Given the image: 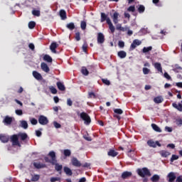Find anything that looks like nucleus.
Instances as JSON below:
<instances>
[{
  "label": "nucleus",
  "instance_id": "60",
  "mask_svg": "<svg viewBox=\"0 0 182 182\" xmlns=\"http://www.w3.org/2000/svg\"><path fill=\"white\" fill-rule=\"evenodd\" d=\"M131 49L133 50V49H136L137 48V46L135 44V43L133 41L132 43L131 44Z\"/></svg>",
  "mask_w": 182,
  "mask_h": 182
},
{
  "label": "nucleus",
  "instance_id": "17",
  "mask_svg": "<svg viewBox=\"0 0 182 182\" xmlns=\"http://www.w3.org/2000/svg\"><path fill=\"white\" fill-rule=\"evenodd\" d=\"M168 178L169 182H174L176 180V173L174 172H171L168 174Z\"/></svg>",
  "mask_w": 182,
  "mask_h": 182
},
{
  "label": "nucleus",
  "instance_id": "5",
  "mask_svg": "<svg viewBox=\"0 0 182 182\" xmlns=\"http://www.w3.org/2000/svg\"><path fill=\"white\" fill-rule=\"evenodd\" d=\"M38 123H40L42 126H46L49 123V119L48 117H45L44 115H40L38 117Z\"/></svg>",
  "mask_w": 182,
  "mask_h": 182
},
{
  "label": "nucleus",
  "instance_id": "6",
  "mask_svg": "<svg viewBox=\"0 0 182 182\" xmlns=\"http://www.w3.org/2000/svg\"><path fill=\"white\" fill-rule=\"evenodd\" d=\"M147 144H148V146H149V147L156 148V147H157V146H159V147H161V144H160V142H159V141H156L154 142L152 140H149L147 141Z\"/></svg>",
  "mask_w": 182,
  "mask_h": 182
},
{
  "label": "nucleus",
  "instance_id": "11",
  "mask_svg": "<svg viewBox=\"0 0 182 182\" xmlns=\"http://www.w3.org/2000/svg\"><path fill=\"white\" fill-rule=\"evenodd\" d=\"M107 25H109V28L111 33H114V31H115L114 26H113V23H112V20H110V18L107 19Z\"/></svg>",
  "mask_w": 182,
  "mask_h": 182
},
{
  "label": "nucleus",
  "instance_id": "57",
  "mask_svg": "<svg viewBox=\"0 0 182 182\" xmlns=\"http://www.w3.org/2000/svg\"><path fill=\"white\" fill-rule=\"evenodd\" d=\"M134 43H135V45L136 46H139V45H141V41H139V40H134Z\"/></svg>",
  "mask_w": 182,
  "mask_h": 182
},
{
  "label": "nucleus",
  "instance_id": "2",
  "mask_svg": "<svg viewBox=\"0 0 182 182\" xmlns=\"http://www.w3.org/2000/svg\"><path fill=\"white\" fill-rule=\"evenodd\" d=\"M48 156L51 158V160L49 159V157L46 156L44 157L46 163H50L51 164H55V163H58V160H56V154L55 153V151H50Z\"/></svg>",
  "mask_w": 182,
  "mask_h": 182
},
{
  "label": "nucleus",
  "instance_id": "21",
  "mask_svg": "<svg viewBox=\"0 0 182 182\" xmlns=\"http://www.w3.org/2000/svg\"><path fill=\"white\" fill-rule=\"evenodd\" d=\"M33 76L37 80H42V75H41V73H38L37 71L33 72Z\"/></svg>",
  "mask_w": 182,
  "mask_h": 182
},
{
  "label": "nucleus",
  "instance_id": "18",
  "mask_svg": "<svg viewBox=\"0 0 182 182\" xmlns=\"http://www.w3.org/2000/svg\"><path fill=\"white\" fill-rule=\"evenodd\" d=\"M3 122L5 123L6 125L12 124V117L6 116Z\"/></svg>",
  "mask_w": 182,
  "mask_h": 182
},
{
  "label": "nucleus",
  "instance_id": "31",
  "mask_svg": "<svg viewBox=\"0 0 182 182\" xmlns=\"http://www.w3.org/2000/svg\"><path fill=\"white\" fill-rule=\"evenodd\" d=\"M160 180V176L155 174L151 178V181L157 182Z\"/></svg>",
  "mask_w": 182,
  "mask_h": 182
},
{
  "label": "nucleus",
  "instance_id": "13",
  "mask_svg": "<svg viewBox=\"0 0 182 182\" xmlns=\"http://www.w3.org/2000/svg\"><path fill=\"white\" fill-rule=\"evenodd\" d=\"M53 166H55V170L59 172V174H62V168H63V166L55 162Z\"/></svg>",
  "mask_w": 182,
  "mask_h": 182
},
{
  "label": "nucleus",
  "instance_id": "4",
  "mask_svg": "<svg viewBox=\"0 0 182 182\" xmlns=\"http://www.w3.org/2000/svg\"><path fill=\"white\" fill-rule=\"evenodd\" d=\"M80 119H82V120L84 121L85 124L88 125L92 122V119H90V117L86 112H82L80 114Z\"/></svg>",
  "mask_w": 182,
  "mask_h": 182
},
{
  "label": "nucleus",
  "instance_id": "25",
  "mask_svg": "<svg viewBox=\"0 0 182 182\" xmlns=\"http://www.w3.org/2000/svg\"><path fill=\"white\" fill-rule=\"evenodd\" d=\"M117 55L121 59H124L127 56V53L124 50L119 51Z\"/></svg>",
  "mask_w": 182,
  "mask_h": 182
},
{
  "label": "nucleus",
  "instance_id": "53",
  "mask_svg": "<svg viewBox=\"0 0 182 182\" xmlns=\"http://www.w3.org/2000/svg\"><path fill=\"white\" fill-rule=\"evenodd\" d=\"M102 82L105 84V85H107V86H109L110 85V81L107 79H102Z\"/></svg>",
  "mask_w": 182,
  "mask_h": 182
},
{
  "label": "nucleus",
  "instance_id": "46",
  "mask_svg": "<svg viewBox=\"0 0 182 182\" xmlns=\"http://www.w3.org/2000/svg\"><path fill=\"white\" fill-rule=\"evenodd\" d=\"M144 6H139V7L138 8V11L139 12V14H143V12H144Z\"/></svg>",
  "mask_w": 182,
  "mask_h": 182
},
{
  "label": "nucleus",
  "instance_id": "61",
  "mask_svg": "<svg viewBox=\"0 0 182 182\" xmlns=\"http://www.w3.org/2000/svg\"><path fill=\"white\" fill-rule=\"evenodd\" d=\"M164 76V77H166V79H168V80H170V79H171V77L167 73H165Z\"/></svg>",
  "mask_w": 182,
  "mask_h": 182
},
{
  "label": "nucleus",
  "instance_id": "19",
  "mask_svg": "<svg viewBox=\"0 0 182 182\" xmlns=\"http://www.w3.org/2000/svg\"><path fill=\"white\" fill-rule=\"evenodd\" d=\"M33 166L36 168H45L46 167V164L38 162H34Z\"/></svg>",
  "mask_w": 182,
  "mask_h": 182
},
{
  "label": "nucleus",
  "instance_id": "32",
  "mask_svg": "<svg viewBox=\"0 0 182 182\" xmlns=\"http://www.w3.org/2000/svg\"><path fill=\"white\" fill-rule=\"evenodd\" d=\"M107 19H110V18L107 17L106 14L102 13L101 14V22H105V21H106L107 22Z\"/></svg>",
  "mask_w": 182,
  "mask_h": 182
},
{
  "label": "nucleus",
  "instance_id": "22",
  "mask_svg": "<svg viewBox=\"0 0 182 182\" xmlns=\"http://www.w3.org/2000/svg\"><path fill=\"white\" fill-rule=\"evenodd\" d=\"M164 100V99L163 97H161V96L156 97L154 99V103H156V104L163 103Z\"/></svg>",
  "mask_w": 182,
  "mask_h": 182
},
{
  "label": "nucleus",
  "instance_id": "45",
  "mask_svg": "<svg viewBox=\"0 0 182 182\" xmlns=\"http://www.w3.org/2000/svg\"><path fill=\"white\" fill-rule=\"evenodd\" d=\"M142 70H143L144 75H149L150 73V69L147 68H144Z\"/></svg>",
  "mask_w": 182,
  "mask_h": 182
},
{
  "label": "nucleus",
  "instance_id": "27",
  "mask_svg": "<svg viewBox=\"0 0 182 182\" xmlns=\"http://www.w3.org/2000/svg\"><path fill=\"white\" fill-rule=\"evenodd\" d=\"M155 69H157L159 72H161V73H163V68H161V64L159 63H156L154 64Z\"/></svg>",
  "mask_w": 182,
  "mask_h": 182
},
{
  "label": "nucleus",
  "instance_id": "20",
  "mask_svg": "<svg viewBox=\"0 0 182 182\" xmlns=\"http://www.w3.org/2000/svg\"><path fill=\"white\" fill-rule=\"evenodd\" d=\"M57 87L61 92H65V90H66V87H65V85H63V83H62L61 82H57Z\"/></svg>",
  "mask_w": 182,
  "mask_h": 182
},
{
  "label": "nucleus",
  "instance_id": "26",
  "mask_svg": "<svg viewBox=\"0 0 182 182\" xmlns=\"http://www.w3.org/2000/svg\"><path fill=\"white\" fill-rule=\"evenodd\" d=\"M151 127L154 132H157L158 133H161V129L157 126L156 124H151Z\"/></svg>",
  "mask_w": 182,
  "mask_h": 182
},
{
  "label": "nucleus",
  "instance_id": "35",
  "mask_svg": "<svg viewBox=\"0 0 182 182\" xmlns=\"http://www.w3.org/2000/svg\"><path fill=\"white\" fill-rule=\"evenodd\" d=\"M161 156H162V157H168V156H170V152L166 151H162L160 152Z\"/></svg>",
  "mask_w": 182,
  "mask_h": 182
},
{
  "label": "nucleus",
  "instance_id": "9",
  "mask_svg": "<svg viewBox=\"0 0 182 182\" xmlns=\"http://www.w3.org/2000/svg\"><path fill=\"white\" fill-rule=\"evenodd\" d=\"M41 68L43 72H46V73H49L50 71V68H49V66H48L46 63H41Z\"/></svg>",
  "mask_w": 182,
  "mask_h": 182
},
{
  "label": "nucleus",
  "instance_id": "7",
  "mask_svg": "<svg viewBox=\"0 0 182 182\" xmlns=\"http://www.w3.org/2000/svg\"><path fill=\"white\" fill-rule=\"evenodd\" d=\"M71 163L74 167H82V163H80V161H79L77 158L73 157L71 159Z\"/></svg>",
  "mask_w": 182,
  "mask_h": 182
},
{
  "label": "nucleus",
  "instance_id": "51",
  "mask_svg": "<svg viewBox=\"0 0 182 182\" xmlns=\"http://www.w3.org/2000/svg\"><path fill=\"white\" fill-rule=\"evenodd\" d=\"M174 160H178V156L177 155H172V157L171 158V161L173 163Z\"/></svg>",
  "mask_w": 182,
  "mask_h": 182
},
{
  "label": "nucleus",
  "instance_id": "14",
  "mask_svg": "<svg viewBox=\"0 0 182 182\" xmlns=\"http://www.w3.org/2000/svg\"><path fill=\"white\" fill-rule=\"evenodd\" d=\"M59 46L56 42H53L50 46V49L53 53H56V48Z\"/></svg>",
  "mask_w": 182,
  "mask_h": 182
},
{
  "label": "nucleus",
  "instance_id": "33",
  "mask_svg": "<svg viewBox=\"0 0 182 182\" xmlns=\"http://www.w3.org/2000/svg\"><path fill=\"white\" fill-rule=\"evenodd\" d=\"M81 73H82V75H85V76H87V75H89V70H87V68H86V67H82L81 69Z\"/></svg>",
  "mask_w": 182,
  "mask_h": 182
},
{
  "label": "nucleus",
  "instance_id": "23",
  "mask_svg": "<svg viewBox=\"0 0 182 182\" xmlns=\"http://www.w3.org/2000/svg\"><path fill=\"white\" fill-rule=\"evenodd\" d=\"M173 107H174L175 109H176L177 110H178V112H182V104L181 103H178V105L174 102L172 104Z\"/></svg>",
  "mask_w": 182,
  "mask_h": 182
},
{
  "label": "nucleus",
  "instance_id": "30",
  "mask_svg": "<svg viewBox=\"0 0 182 182\" xmlns=\"http://www.w3.org/2000/svg\"><path fill=\"white\" fill-rule=\"evenodd\" d=\"M21 127L25 129H28V122L25 120L21 121Z\"/></svg>",
  "mask_w": 182,
  "mask_h": 182
},
{
  "label": "nucleus",
  "instance_id": "24",
  "mask_svg": "<svg viewBox=\"0 0 182 182\" xmlns=\"http://www.w3.org/2000/svg\"><path fill=\"white\" fill-rule=\"evenodd\" d=\"M129 177H132V172L125 171V172L122 173V178L124 180H126V178H129Z\"/></svg>",
  "mask_w": 182,
  "mask_h": 182
},
{
  "label": "nucleus",
  "instance_id": "39",
  "mask_svg": "<svg viewBox=\"0 0 182 182\" xmlns=\"http://www.w3.org/2000/svg\"><path fill=\"white\" fill-rule=\"evenodd\" d=\"M151 49H153V47L149 46V47H144L142 50V52L144 53H147V52H150V50H151Z\"/></svg>",
  "mask_w": 182,
  "mask_h": 182
},
{
  "label": "nucleus",
  "instance_id": "62",
  "mask_svg": "<svg viewBox=\"0 0 182 182\" xmlns=\"http://www.w3.org/2000/svg\"><path fill=\"white\" fill-rule=\"evenodd\" d=\"M67 105H68V106H72V105H73V102H72V101L70 100V99L68 98V99L67 100Z\"/></svg>",
  "mask_w": 182,
  "mask_h": 182
},
{
  "label": "nucleus",
  "instance_id": "56",
  "mask_svg": "<svg viewBox=\"0 0 182 182\" xmlns=\"http://www.w3.org/2000/svg\"><path fill=\"white\" fill-rule=\"evenodd\" d=\"M136 9L134 8V6H131L128 8L129 12H134Z\"/></svg>",
  "mask_w": 182,
  "mask_h": 182
},
{
  "label": "nucleus",
  "instance_id": "50",
  "mask_svg": "<svg viewBox=\"0 0 182 182\" xmlns=\"http://www.w3.org/2000/svg\"><path fill=\"white\" fill-rule=\"evenodd\" d=\"M114 113H117V114H123V110L121 109H115L114 110Z\"/></svg>",
  "mask_w": 182,
  "mask_h": 182
},
{
  "label": "nucleus",
  "instance_id": "49",
  "mask_svg": "<svg viewBox=\"0 0 182 182\" xmlns=\"http://www.w3.org/2000/svg\"><path fill=\"white\" fill-rule=\"evenodd\" d=\"M31 124H33V125H36L38 124V119H35V118H32L31 120H30Z\"/></svg>",
  "mask_w": 182,
  "mask_h": 182
},
{
  "label": "nucleus",
  "instance_id": "52",
  "mask_svg": "<svg viewBox=\"0 0 182 182\" xmlns=\"http://www.w3.org/2000/svg\"><path fill=\"white\" fill-rule=\"evenodd\" d=\"M28 48L31 49L33 52L35 50V45L32 43L28 44Z\"/></svg>",
  "mask_w": 182,
  "mask_h": 182
},
{
  "label": "nucleus",
  "instance_id": "42",
  "mask_svg": "<svg viewBox=\"0 0 182 182\" xmlns=\"http://www.w3.org/2000/svg\"><path fill=\"white\" fill-rule=\"evenodd\" d=\"M50 90L53 95H56V93H58V90L54 87H50Z\"/></svg>",
  "mask_w": 182,
  "mask_h": 182
},
{
  "label": "nucleus",
  "instance_id": "63",
  "mask_svg": "<svg viewBox=\"0 0 182 182\" xmlns=\"http://www.w3.org/2000/svg\"><path fill=\"white\" fill-rule=\"evenodd\" d=\"M36 134L37 137H41V136H42V132L39 130H36Z\"/></svg>",
  "mask_w": 182,
  "mask_h": 182
},
{
  "label": "nucleus",
  "instance_id": "12",
  "mask_svg": "<svg viewBox=\"0 0 182 182\" xmlns=\"http://www.w3.org/2000/svg\"><path fill=\"white\" fill-rule=\"evenodd\" d=\"M97 43H105V35L102 33L97 34Z\"/></svg>",
  "mask_w": 182,
  "mask_h": 182
},
{
  "label": "nucleus",
  "instance_id": "16",
  "mask_svg": "<svg viewBox=\"0 0 182 182\" xmlns=\"http://www.w3.org/2000/svg\"><path fill=\"white\" fill-rule=\"evenodd\" d=\"M63 171H64V173H65V174L68 176H73V172H72V169H70V168L68 166H64Z\"/></svg>",
  "mask_w": 182,
  "mask_h": 182
},
{
  "label": "nucleus",
  "instance_id": "41",
  "mask_svg": "<svg viewBox=\"0 0 182 182\" xmlns=\"http://www.w3.org/2000/svg\"><path fill=\"white\" fill-rule=\"evenodd\" d=\"M80 28L82 31H85L86 29V21H81Z\"/></svg>",
  "mask_w": 182,
  "mask_h": 182
},
{
  "label": "nucleus",
  "instance_id": "59",
  "mask_svg": "<svg viewBox=\"0 0 182 182\" xmlns=\"http://www.w3.org/2000/svg\"><path fill=\"white\" fill-rule=\"evenodd\" d=\"M118 46H119V48H124V42H123V41H119V43H118Z\"/></svg>",
  "mask_w": 182,
  "mask_h": 182
},
{
  "label": "nucleus",
  "instance_id": "64",
  "mask_svg": "<svg viewBox=\"0 0 182 182\" xmlns=\"http://www.w3.org/2000/svg\"><path fill=\"white\" fill-rule=\"evenodd\" d=\"M176 182H182V176H178L176 178Z\"/></svg>",
  "mask_w": 182,
  "mask_h": 182
},
{
  "label": "nucleus",
  "instance_id": "43",
  "mask_svg": "<svg viewBox=\"0 0 182 182\" xmlns=\"http://www.w3.org/2000/svg\"><path fill=\"white\" fill-rule=\"evenodd\" d=\"M75 40L77 41V42H79V41H80V33L79 31L75 33Z\"/></svg>",
  "mask_w": 182,
  "mask_h": 182
},
{
  "label": "nucleus",
  "instance_id": "55",
  "mask_svg": "<svg viewBox=\"0 0 182 182\" xmlns=\"http://www.w3.org/2000/svg\"><path fill=\"white\" fill-rule=\"evenodd\" d=\"M60 178L58 177H52L50 179V181L55 182V181H59Z\"/></svg>",
  "mask_w": 182,
  "mask_h": 182
},
{
  "label": "nucleus",
  "instance_id": "3",
  "mask_svg": "<svg viewBox=\"0 0 182 182\" xmlns=\"http://www.w3.org/2000/svg\"><path fill=\"white\" fill-rule=\"evenodd\" d=\"M136 173L140 176V177H146V176L150 177V176H151L150 171L147 168H138L136 170Z\"/></svg>",
  "mask_w": 182,
  "mask_h": 182
},
{
  "label": "nucleus",
  "instance_id": "44",
  "mask_svg": "<svg viewBox=\"0 0 182 182\" xmlns=\"http://www.w3.org/2000/svg\"><path fill=\"white\" fill-rule=\"evenodd\" d=\"M53 126L54 127H55V129H60V127H62V125H60V124H59L58 122L55 121L53 122Z\"/></svg>",
  "mask_w": 182,
  "mask_h": 182
},
{
  "label": "nucleus",
  "instance_id": "58",
  "mask_svg": "<svg viewBox=\"0 0 182 182\" xmlns=\"http://www.w3.org/2000/svg\"><path fill=\"white\" fill-rule=\"evenodd\" d=\"M165 130L166 132H168V133H171V132H173V129L170 127H166Z\"/></svg>",
  "mask_w": 182,
  "mask_h": 182
},
{
  "label": "nucleus",
  "instance_id": "15",
  "mask_svg": "<svg viewBox=\"0 0 182 182\" xmlns=\"http://www.w3.org/2000/svg\"><path fill=\"white\" fill-rule=\"evenodd\" d=\"M43 60L48 63H52V62H53V59H52V57H50V55L48 54L44 55V56L43 57Z\"/></svg>",
  "mask_w": 182,
  "mask_h": 182
},
{
  "label": "nucleus",
  "instance_id": "29",
  "mask_svg": "<svg viewBox=\"0 0 182 182\" xmlns=\"http://www.w3.org/2000/svg\"><path fill=\"white\" fill-rule=\"evenodd\" d=\"M118 153L116 152L114 150L111 149L108 151V156H110L111 157H116L117 156Z\"/></svg>",
  "mask_w": 182,
  "mask_h": 182
},
{
  "label": "nucleus",
  "instance_id": "34",
  "mask_svg": "<svg viewBox=\"0 0 182 182\" xmlns=\"http://www.w3.org/2000/svg\"><path fill=\"white\" fill-rule=\"evenodd\" d=\"M66 28L68 29H70V31H73L75 29V23H70L66 25Z\"/></svg>",
  "mask_w": 182,
  "mask_h": 182
},
{
  "label": "nucleus",
  "instance_id": "10",
  "mask_svg": "<svg viewBox=\"0 0 182 182\" xmlns=\"http://www.w3.org/2000/svg\"><path fill=\"white\" fill-rule=\"evenodd\" d=\"M119 14L117 12H114V14L111 16L115 25H117V23H119Z\"/></svg>",
  "mask_w": 182,
  "mask_h": 182
},
{
  "label": "nucleus",
  "instance_id": "38",
  "mask_svg": "<svg viewBox=\"0 0 182 182\" xmlns=\"http://www.w3.org/2000/svg\"><path fill=\"white\" fill-rule=\"evenodd\" d=\"M41 178V176L36 174V175H33L31 178V181H38Z\"/></svg>",
  "mask_w": 182,
  "mask_h": 182
},
{
  "label": "nucleus",
  "instance_id": "37",
  "mask_svg": "<svg viewBox=\"0 0 182 182\" xmlns=\"http://www.w3.org/2000/svg\"><path fill=\"white\" fill-rule=\"evenodd\" d=\"M36 26V23L35 21H30L28 23L29 29H33Z\"/></svg>",
  "mask_w": 182,
  "mask_h": 182
},
{
  "label": "nucleus",
  "instance_id": "40",
  "mask_svg": "<svg viewBox=\"0 0 182 182\" xmlns=\"http://www.w3.org/2000/svg\"><path fill=\"white\" fill-rule=\"evenodd\" d=\"M32 14L34 16H41V11H39V10H33L32 11Z\"/></svg>",
  "mask_w": 182,
  "mask_h": 182
},
{
  "label": "nucleus",
  "instance_id": "1",
  "mask_svg": "<svg viewBox=\"0 0 182 182\" xmlns=\"http://www.w3.org/2000/svg\"><path fill=\"white\" fill-rule=\"evenodd\" d=\"M19 137L21 141H25L28 139V134L25 132H19L17 134H13L10 136V141L12 143V146H18L21 147V143H19Z\"/></svg>",
  "mask_w": 182,
  "mask_h": 182
},
{
  "label": "nucleus",
  "instance_id": "8",
  "mask_svg": "<svg viewBox=\"0 0 182 182\" xmlns=\"http://www.w3.org/2000/svg\"><path fill=\"white\" fill-rule=\"evenodd\" d=\"M0 141H1V143H8L9 141V136L0 134Z\"/></svg>",
  "mask_w": 182,
  "mask_h": 182
},
{
  "label": "nucleus",
  "instance_id": "48",
  "mask_svg": "<svg viewBox=\"0 0 182 182\" xmlns=\"http://www.w3.org/2000/svg\"><path fill=\"white\" fill-rule=\"evenodd\" d=\"M15 112L16 114H17L18 116H22L23 114L22 109H16Z\"/></svg>",
  "mask_w": 182,
  "mask_h": 182
},
{
  "label": "nucleus",
  "instance_id": "28",
  "mask_svg": "<svg viewBox=\"0 0 182 182\" xmlns=\"http://www.w3.org/2000/svg\"><path fill=\"white\" fill-rule=\"evenodd\" d=\"M60 16L63 21H65L66 19V11L65 10H60Z\"/></svg>",
  "mask_w": 182,
  "mask_h": 182
},
{
  "label": "nucleus",
  "instance_id": "47",
  "mask_svg": "<svg viewBox=\"0 0 182 182\" xmlns=\"http://www.w3.org/2000/svg\"><path fill=\"white\" fill-rule=\"evenodd\" d=\"M83 52H87V43H84L82 47Z\"/></svg>",
  "mask_w": 182,
  "mask_h": 182
},
{
  "label": "nucleus",
  "instance_id": "36",
  "mask_svg": "<svg viewBox=\"0 0 182 182\" xmlns=\"http://www.w3.org/2000/svg\"><path fill=\"white\" fill-rule=\"evenodd\" d=\"M63 154L65 157H70V156L72 154V152L70 149H65L63 151Z\"/></svg>",
  "mask_w": 182,
  "mask_h": 182
},
{
  "label": "nucleus",
  "instance_id": "54",
  "mask_svg": "<svg viewBox=\"0 0 182 182\" xmlns=\"http://www.w3.org/2000/svg\"><path fill=\"white\" fill-rule=\"evenodd\" d=\"M116 29H117V31H123V27H122V24L120 23L117 24Z\"/></svg>",
  "mask_w": 182,
  "mask_h": 182
}]
</instances>
